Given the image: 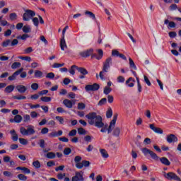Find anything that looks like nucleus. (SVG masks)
Returning <instances> with one entry per match:
<instances>
[{
  "label": "nucleus",
  "mask_w": 181,
  "mask_h": 181,
  "mask_svg": "<svg viewBox=\"0 0 181 181\" xmlns=\"http://www.w3.org/2000/svg\"><path fill=\"white\" fill-rule=\"evenodd\" d=\"M29 37H30V36L28 34L25 33L23 35L18 36L17 39H21V40H26V39Z\"/></svg>",
  "instance_id": "nucleus-33"
},
{
  "label": "nucleus",
  "mask_w": 181,
  "mask_h": 181,
  "mask_svg": "<svg viewBox=\"0 0 181 181\" xmlns=\"http://www.w3.org/2000/svg\"><path fill=\"white\" fill-rule=\"evenodd\" d=\"M77 71H78V73H80L83 76H86V74H88V71H87V69H86V68L78 67Z\"/></svg>",
  "instance_id": "nucleus-24"
},
{
  "label": "nucleus",
  "mask_w": 181,
  "mask_h": 181,
  "mask_svg": "<svg viewBox=\"0 0 181 181\" xmlns=\"http://www.w3.org/2000/svg\"><path fill=\"white\" fill-rule=\"evenodd\" d=\"M28 106L31 110H33L35 108H40V105L37 104V105H32V103H29Z\"/></svg>",
  "instance_id": "nucleus-50"
},
{
  "label": "nucleus",
  "mask_w": 181,
  "mask_h": 181,
  "mask_svg": "<svg viewBox=\"0 0 181 181\" xmlns=\"http://www.w3.org/2000/svg\"><path fill=\"white\" fill-rule=\"evenodd\" d=\"M14 122H16V124H21V122H22V116L21 115H16L14 117Z\"/></svg>",
  "instance_id": "nucleus-30"
},
{
  "label": "nucleus",
  "mask_w": 181,
  "mask_h": 181,
  "mask_svg": "<svg viewBox=\"0 0 181 181\" xmlns=\"http://www.w3.org/2000/svg\"><path fill=\"white\" fill-rule=\"evenodd\" d=\"M81 156H76L75 158H74V162L76 163V165H77V163H81Z\"/></svg>",
  "instance_id": "nucleus-49"
},
{
  "label": "nucleus",
  "mask_w": 181,
  "mask_h": 181,
  "mask_svg": "<svg viewBox=\"0 0 181 181\" xmlns=\"http://www.w3.org/2000/svg\"><path fill=\"white\" fill-rule=\"evenodd\" d=\"M20 132L22 135L25 136H29V135H35L36 131L35 130V127L33 125L27 126V129L22 127L20 128Z\"/></svg>",
  "instance_id": "nucleus-6"
},
{
  "label": "nucleus",
  "mask_w": 181,
  "mask_h": 181,
  "mask_svg": "<svg viewBox=\"0 0 181 181\" xmlns=\"http://www.w3.org/2000/svg\"><path fill=\"white\" fill-rule=\"evenodd\" d=\"M89 125H94L96 128H103L104 122H103V117L97 115V112H90L86 115Z\"/></svg>",
  "instance_id": "nucleus-1"
},
{
  "label": "nucleus",
  "mask_w": 181,
  "mask_h": 181,
  "mask_svg": "<svg viewBox=\"0 0 181 181\" xmlns=\"http://www.w3.org/2000/svg\"><path fill=\"white\" fill-rule=\"evenodd\" d=\"M76 135H77V130H76V129H72L69 133V136H76Z\"/></svg>",
  "instance_id": "nucleus-55"
},
{
  "label": "nucleus",
  "mask_w": 181,
  "mask_h": 181,
  "mask_svg": "<svg viewBox=\"0 0 181 181\" xmlns=\"http://www.w3.org/2000/svg\"><path fill=\"white\" fill-rule=\"evenodd\" d=\"M34 16H36V12L27 9L23 15V21H24V22H29Z\"/></svg>",
  "instance_id": "nucleus-7"
},
{
  "label": "nucleus",
  "mask_w": 181,
  "mask_h": 181,
  "mask_svg": "<svg viewBox=\"0 0 181 181\" xmlns=\"http://www.w3.org/2000/svg\"><path fill=\"white\" fill-rule=\"evenodd\" d=\"M16 170H22L23 173H24V175H29V173H30V170L26 167H17L16 168Z\"/></svg>",
  "instance_id": "nucleus-20"
},
{
  "label": "nucleus",
  "mask_w": 181,
  "mask_h": 181,
  "mask_svg": "<svg viewBox=\"0 0 181 181\" xmlns=\"http://www.w3.org/2000/svg\"><path fill=\"white\" fill-rule=\"evenodd\" d=\"M78 134L79 135H86V134H87V131H86V129H84V128L80 127L78 129Z\"/></svg>",
  "instance_id": "nucleus-35"
},
{
  "label": "nucleus",
  "mask_w": 181,
  "mask_h": 181,
  "mask_svg": "<svg viewBox=\"0 0 181 181\" xmlns=\"http://www.w3.org/2000/svg\"><path fill=\"white\" fill-rule=\"evenodd\" d=\"M18 177L19 180H23V181L28 180V177H26V175H25L23 174H19L18 175Z\"/></svg>",
  "instance_id": "nucleus-46"
},
{
  "label": "nucleus",
  "mask_w": 181,
  "mask_h": 181,
  "mask_svg": "<svg viewBox=\"0 0 181 181\" xmlns=\"http://www.w3.org/2000/svg\"><path fill=\"white\" fill-rule=\"evenodd\" d=\"M65 177H66V173H59L57 175V179H59V180H62Z\"/></svg>",
  "instance_id": "nucleus-57"
},
{
  "label": "nucleus",
  "mask_w": 181,
  "mask_h": 181,
  "mask_svg": "<svg viewBox=\"0 0 181 181\" xmlns=\"http://www.w3.org/2000/svg\"><path fill=\"white\" fill-rule=\"evenodd\" d=\"M13 100H26V96L21 95L13 96Z\"/></svg>",
  "instance_id": "nucleus-43"
},
{
  "label": "nucleus",
  "mask_w": 181,
  "mask_h": 181,
  "mask_svg": "<svg viewBox=\"0 0 181 181\" xmlns=\"http://www.w3.org/2000/svg\"><path fill=\"white\" fill-rule=\"evenodd\" d=\"M85 90L88 93L90 91H98L100 90V85L98 83H93L92 85H86Z\"/></svg>",
  "instance_id": "nucleus-11"
},
{
  "label": "nucleus",
  "mask_w": 181,
  "mask_h": 181,
  "mask_svg": "<svg viewBox=\"0 0 181 181\" xmlns=\"http://www.w3.org/2000/svg\"><path fill=\"white\" fill-rule=\"evenodd\" d=\"M112 56L113 57H119V59H122V60H125L127 62V57L124 54L119 53L118 50L117 49H112Z\"/></svg>",
  "instance_id": "nucleus-12"
},
{
  "label": "nucleus",
  "mask_w": 181,
  "mask_h": 181,
  "mask_svg": "<svg viewBox=\"0 0 181 181\" xmlns=\"http://www.w3.org/2000/svg\"><path fill=\"white\" fill-rule=\"evenodd\" d=\"M30 115L31 118H37V115H39L35 111H33L30 112Z\"/></svg>",
  "instance_id": "nucleus-63"
},
{
  "label": "nucleus",
  "mask_w": 181,
  "mask_h": 181,
  "mask_svg": "<svg viewBox=\"0 0 181 181\" xmlns=\"http://www.w3.org/2000/svg\"><path fill=\"white\" fill-rule=\"evenodd\" d=\"M85 15H88L89 18L93 19V21H97V18H95V14L91 11H85Z\"/></svg>",
  "instance_id": "nucleus-27"
},
{
  "label": "nucleus",
  "mask_w": 181,
  "mask_h": 181,
  "mask_svg": "<svg viewBox=\"0 0 181 181\" xmlns=\"http://www.w3.org/2000/svg\"><path fill=\"white\" fill-rule=\"evenodd\" d=\"M77 69H78V66H77L76 65H72L69 70L70 74L74 76V74H76V70H77Z\"/></svg>",
  "instance_id": "nucleus-28"
},
{
  "label": "nucleus",
  "mask_w": 181,
  "mask_h": 181,
  "mask_svg": "<svg viewBox=\"0 0 181 181\" xmlns=\"http://www.w3.org/2000/svg\"><path fill=\"white\" fill-rule=\"evenodd\" d=\"M31 19L33 21L34 26H36V28H37V26H39V18H37V17H35Z\"/></svg>",
  "instance_id": "nucleus-40"
},
{
  "label": "nucleus",
  "mask_w": 181,
  "mask_h": 181,
  "mask_svg": "<svg viewBox=\"0 0 181 181\" xmlns=\"http://www.w3.org/2000/svg\"><path fill=\"white\" fill-rule=\"evenodd\" d=\"M22 64L21 62H13L11 65V69H19Z\"/></svg>",
  "instance_id": "nucleus-34"
},
{
  "label": "nucleus",
  "mask_w": 181,
  "mask_h": 181,
  "mask_svg": "<svg viewBox=\"0 0 181 181\" xmlns=\"http://www.w3.org/2000/svg\"><path fill=\"white\" fill-rule=\"evenodd\" d=\"M71 153V148H65L64 149V155L69 156Z\"/></svg>",
  "instance_id": "nucleus-48"
},
{
  "label": "nucleus",
  "mask_w": 181,
  "mask_h": 181,
  "mask_svg": "<svg viewBox=\"0 0 181 181\" xmlns=\"http://www.w3.org/2000/svg\"><path fill=\"white\" fill-rule=\"evenodd\" d=\"M168 35L171 38L176 37V36H177V33H176L175 31L170 32Z\"/></svg>",
  "instance_id": "nucleus-62"
},
{
  "label": "nucleus",
  "mask_w": 181,
  "mask_h": 181,
  "mask_svg": "<svg viewBox=\"0 0 181 181\" xmlns=\"http://www.w3.org/2000/svg\"><path fill=\"white\" fill-rule=\"evenodd\" d=\"M55 119H57V121H59V124H61L62 125L64 124V119L62 117L56 116Z\"/></svg>",
  "instance_id": "nucleus-45"
},
{
  "label": "nucleus",
  "mask_w": 181,
  "mask_h": 181,
  "mask_svg": "<svg viewBox=\"0 0 181 181\" xmlns=\"http://www.w3.org/2000/svg\"><path fill=\"white\" fill-rule=\"evenodd\" d=\"M9 18L11 21H16L18 19V15L16 13H11L9 15Z\"/></svg>",
  "instance_id": "nucleus-36"
},
{
  "label": "nucleus",
  "mask_w": 181,
  "mask_h": 181,
  "mask_svg": "<svg viewBox=\"0 0 181 181\" xmlns=\"http://www.w3.org/2000/svg\"><path fill=\"white\" fill-rule=\"evenodd\" d=\"M14 90L15 86L13 85H9L5 88L4 93L7 94H11V93H12V91H13Z\"/></svg>",
  "instance_id": "nucleus-23"
},
{
  "label": "nucleus",
  "mask_w": 181,
  "mask_h": 181,
  "mask_svg": "<svg viewBox=\"0 0 181 181\" xmlns=\"http://www.w3.org/2000/svg\"><path fill=\"white\" fill-rule=\"evenodd\" d=\"M40 100L43 103H50V101H52V98L47 96H42L40 98Z\"/></svg>",
  "instance_id": "nucleus-32"
},
{
  "label": "nucleus",
  "mask_w": 181,
  "mask_h": 181,
  "mask_svg": "<svg viewBox=\"0 0 181 181\" xmlns=\"http://www.w3.org/2000/svg\"><path fill=\"white\" fill-rule=\"evenodd\" d=\"M63 104L64 105H65V107H66V108H73V106L74 105V104H76V103L74 102V100H70L69 99H65L63 100Z\"/></svg>",
  "instance_id": "nucleus-16"
},
{
  "label": "nucleus",
  "mask_w": 181,
  "mask_h": 181,
  "mask_svg": "<svg viewBox=\"0 0 181 181\" xmlns=\"http://www.w3.org/2000/svg\"><path fill=\"white\" fill-rule=\"evenodd\" d=\"M90 163L88 160H82L81 163H77L75 165L77 169H81L82 168H88L90 166Z\"/></svg>",
  "instance_id": "nucleus-13"
},
{
  "label": "nucleus",
  "mask_w": 181,
  "mask_h": 181,
  "mask_svg": "<svg viewBox=\"0 0 181 181\" xmlns=\"http://www.w3.org/2000/svg\"><path fill=\"white\" fill-rule=\"evenodd\" d=\"M129 64L130 69H132L133 70H136V65H135V62H134V60L131 57H129Z\"/></svg>",
  "instance_id": "nucleus-25"
},
{
  "label": "nucleus",
  "mask_w": 181,
  "mask_h": 181,
  "mask_svg": "<svg viewBox=\"0 0 181 181\" xmlns=\"http://www.w3.org/2000/svg\"><path fill=\"white\" fill-rule=\"evenodd\" d=\"M111 66H112V58L109 57L103 62V70L99 74L101 80H104V73H108V70H110Z\"/></svg>",
  "instance_id": "nucleus-5"
},
{
  "label": "nucleus",
  "mask_w": 181,
  "mask_h": 181,
  "mask_svg": "<svg viewBox=\"0 0 181 181\" xmlns=\"http://www.w3.org/2000/svg\"><path fill=\"white\" fill-rule=\"evenodd\" d=\"M67 29H69L68 25H66L62 30V37L60 40V47L62 50H64V47L67 49V44H66V40H64V35H66Z\"/></svg>",
  "instance_id": "nucleus-9"
},
{
  "label": "nucleus",
  "mask_w": 181,
  "mask_h": 181,
  "mask_svg": "<svg viewBox=\"0 0 181 181\" xmlns=\"http://www.w3.org/2000/svg\"><path fill=\"white\" fill-rule=\"evenodd\" d=\"M141 152L144 153V156H147L149 155L151 158L153 159V160H160V162L165 165V166H170V161L166 157H162L159 158V156L155 152L152 151L151 150L143 148H141Z\"/></svg>",
  "instance_id": "nucleus-2"
},
{
  "label": "nucleus",
  "mask_w": 181,
  "mask_h": 181,
  "mask_svg": "<svg viewBox=\"0 0 181 181\" xmlns=\"http://www.w3.org/2000/svg\"><path fill=\"white\" fill-rule=\"evenodd\" d=\"M167 142L172 144L173 142H177V137L175 134H170L167 136Z\"/></svg>",
  "instance_id": "nucleus-17"
},
{
  "label": "nucleus",
  "mask_w": 181,
  "mask_h": 181,
  "mask_svg": "<svg viewBox=\"0 0 181 181\" xmlns=\"http://www.w3.org/2000/svg\"><path fill=\"white\" fill-rule=\"evenodd\" d=\"M117 83H124L125 81V78L122 76H119L117 77Z\"/></svg>",
  "instance_id": "nucleus-59"
},
{
  "label": "nucleus",
  "mask_w": 181,
  "mask_h": 181,
  "mask_svg": "<svg viewBox=\"0 0 181 181\" xmlns=\"http://www.w3.org/2000/svg\"><path fill=\"white\" fill-rule=\"evenodd\" d=\"M164 25H168V28H176V23L173 21H169V19L164 20Z\"/></svg>",
  "instance_id": "nucleus-22"
},
{
  "label": "nucleus",
  "mask_w": 181,
  "mask_h": 181,
  "mask_svg": "<svg viewBox=\"0 0 181 181\" xmlns=\"http://www.w3.org/2000/svg\"><path fill=\"white\" fill-rule=\"evenodd\" d=\"M149 127L156 134H163V130L159 127H156L155 124H151Z\"/></svg>",
  "instance_id": "nucleus-18"
},
{
  "label": "nucleus",
  "mask_w": 181,
  "mask_h": 181,
  "mask_svg": "<svg viewBox=\"0 0 181 181\" xmlns=\"http://www.w3.org/2000/svg\"><path fill=\"white\" fill-rule=\"evenodd\" d=\"M10 134L11 135V139L13 141V142H16L18 139V134H16V131L15 129H12L10 131Z\"/></svg>",
  "instance_id": "nucleus-21"
},
{
  "label": "nucleus",
  "mask_w": 181,
  "mask_h": 181,
  "mask_svg": "<svg viewBox=\"0 0 181 181\" xmlns=\"http://www.w3.org/2000/svg\"><path fill=\"white\" fill-rule=\"evenodd\" d=\"M100 152L103 158H105V159H107V158H108V156H109L108 153L107 152V151L105 149L100 148Z\"/></svg>",
  "instance_id": "nucleus-31"
},
{
  "label": "nucleus",
  "mask_w": 181,
  "mask_h": 181,
  "mask_svg": "<svg viewBox=\"0 0 181 181\" xmlns=\"http://www.w3.org/2000/svg\"><path fill=\"white\" fill-rule=\"evenodd\" d=\"M72 181H84V177H83V173L80 172L75 173V175L72 177Z\"/></svg>",
  "instance_id": "nucleus-15"
},
{
  "label": "nucleus",
  "mask_w": 181,
  "mask_h": 181,
  "mask_svg": "<svg viewBox=\"0 0 181 181\" xmlns=\"http://www.w3.org/2000/svg\"><path fill=\"white\" fill-rule=\"evenodd\" d=\"M22 71H23V68L18 69V71L14 72L12 74V76H8V80L9 81H13L16 80V77H18V76H19V74H21V73H22Z\"/></svg>",
  "instance_id": "nucleus-14"
},
{
  "label": "nucleus",
  "mask_w": 181,
  "mask_h": 181,
  "mask_svg": "<svg viewBox=\"0 0 181 181\" xmlns=\"http://www.w3.org/2000/svg\"><path fill=\"white\" fill-rule=\"evenodd\" d=\"M32 90H34L35 91L39 88V84L34 83L31 85Z\"/></svg>",
  "instance_id": "nucleus-58"
},
{
  "label": "nucleus",
  "mask_w": 181,
  "mask_h": 181,
  "mask_svg": "<svg viewBox=\"0 0 181 181\" xmlns=\"http://www.w3.org/2000/svg\"><path fill=\"white\" fill-rule=\"evenodd\" d=\"M33 166L35 169H40V162L39 160L33 161Z\"/></svg>",
  "instance_id": "nucleus-39"
},
{
  "label": "nucleus",
  "mask_w": 181,
  "mask_h": 181,
  "mask_svg": "<svg viewBox=\"0 0 181 181\" xmlns=\"http://www.w3.org/2000/svg\"><path fill=\"white\" fill-rule=\"evenodd\" d=\"M23 32L24 33H30L32 32V28L29 25H25L23 27Z\"/></svg>",
  "instance_id": "nucleus-26"
},
{
  "label": "nucleus",
  "mask_w": 181,
  "mask_h": 181,
  "mask_svg": "<svg viewBox=\"0 0 181 181\" xmlns=\"http://www.w3.org/2000/svg\"><path fill=\"white\" fill-rule=\"evenodd\" d=\"M93 53H94V49H89L86 51L80 52L79 54L81 57H88L89 56H91L92 59L95 57L96 60H101L103 59V56H104V52H103V49H98V55Z\"/></svg>",
  "instance_id": "nucleus-3"
},
{
  "label": "nucleus",
  "mask_w": 181,
  "mask_h": 181,
  "mask_svg": "<svg viewBox=\"0 0 181 181\" xmlns=\"http://www.w3.org/2000/svg\"><path fill=\"white\" fill-rule=\"evenodd\" d=\"M121 134V129L119 127H116L113 130V135L114 136H119V134Z\"/></svg>",
  "instance_id": "nucleus-29"
},
{
  "label": "nucleus",
  "mask_w": 181,
  "mask_h": 181,
  "mask_svg": "<svg viewBox=\"0 0 181 181\" xmlns=\"http://www.w3.org/2000/svg\"><path fill=\"white\" fill-rule=\"evenodd\" d=\"M18 30H21V29H23V23H18L16 26Z\"/></svg>",
  "instance_id": "nucleus-61"
},
{
  "label": "nucleus",
  "mask_w": 181,
  "mask_h": 181,
  "mask_svg": "<svg viewBox=\"0 0 181 181\" xmlns=\"http://www.w3.org/2000/svg\"><path fill=\"white\" fill-rule=\"evenodd\" d=\"M18 43H19L18 39H13V40L7 39L1 43V46L2 47H8V46L13 47L14 46H16Z\"/></svg>",
  "instance_id": "nucleus-8"
},
{
  "label": "nucleus",
  "mask_w": 181,
  "mask_h": 181,
  "mask_svg": "<svg viewBox=\"0 0 181 181\" xmlns=\"http://www.w3.org/2000/svg\"><path fill=\"white\" fill-rule=\"evenodd\" d=\"M16 90L21 94H24V93H26V90H28V88H26V86L23 85H18L16 86Z\"/></svg>",
  "instance_id": "nucleus-19"
},
{
  "label": "nucleus",
  "mask_w": 181,
  "mask_h": 181,
  "mask_svg": "<svg viewBox=\"0 0 181 181\" xmlns=\"http://www.w3.org/2000/svg\"><path fill=\"white\" fill-rule=\"evenodd\" d=\"M40 40H41V42H43V43H45V45H48L49 42H47V40H46V37H45V36L41 35L40 37Z\"/></svg>",
  "instance_id": "nucleus-56"
},
{
  "label": "nucleus",
  "mask_w": 181,
  "mask_h": 181,
  "mask_svg": "<svg viewBox=\"0 0 181 181\" xmlns=\"http://www.w3.org/2000/svg\"><path fill=\"white\" fill-rule=\"evenodd\" d=\"M118 118V114H115L113 116L112 120L110 122V125L108 126L107 124H104V126L100 129V132L105 133L107 132V134H111L112 132V128L115 127V124L117 123V119Z\"/></svg>",
  "instance_id": "nucleus-4"
},
{
  "label": "nucleus",
  "mask_w": 181,
  "mask_h": 181,
  "mask_svg": "<svg viewBox=\"0 0 181 181\" xmlns=\"http://www.w3.org/2000/svg\"><path fill=\"white\" fill-rule=\"evenodd\" d=\"M46 78L53 79L54 78V73L49 72L46 75Z\"/></svg>",
  "instance_id": "nucleus-53"
},
{
  "label": "nucleus",
  "mask_w": 181,
  "mask_h": 181,
  "mask_svg": "<svg viewBox=\"0 0 181 181\" xmlns=\"http://www.w3.org/2000/svg\"><path fill=\"white\" fill-rule=\"evenodd\" d=\"M86 108V104L83 103H78V110H84Z\"/></svg>",
  "instance_id": "nucleus-51"
},
{
  "label": "nucleus",
  "mask_w": 181,
  "mask_h": 181,
  "mask_svg": "<svg viewBox=\"0 0 181 181\" xmlns=\"http://www.w3.org/2000/svg\"><path fill=\"white\" fill-rule=\"evenodd\" d=\"M45 144H46V142L45 141V140L40 139L38 144L40 145V147H41L42 149H44Z\"/></svg>",
  "instance_id": "nucleus-60"
},
{
  "label": "nucleus",
  "mask_w": 181,
  "mask_h": 181,
  "mask_svg": "<svg viewBox=\"0 0 181 181\" xmlns=\"http://www.w3.org/2000/svg\"><path fill=\"white\" fill-rule=\"evenodd\" d=\"M112 117V109L110 107L107 111L106 112V117L107 118H111Z\"/></svg>",
  "instance_id": "nucleus-42"
},
{
  "label": "nucleus",
  "mask_w": 181,
  "mask_h": 181,
  "mask_svg": "<svg viewBox=\"0 0 181 181\" xmlns=\"http://www.w3.org/2000/svg\"><path fill=\"white\" fill-rule=\"evenodd\" d=\"M28 121H30V116L29 115H24L23 122H28Z\"/></svg>",
  "instance_id": "nucleus-54"
},
{
  "label": "nucleus",
  "mask_w": 181,
  "mask_h": 181,
  "mask_svg": "<svg viewBox=\"0 0 181 181\" xmlns=\"http://www.w3.org/2000/svg\"><path fill=\"white\" fill-rule=\"evenodd\" d=\"M163 173L164 177H165V179H168V180H180V177H179L177 175L175 174V173L170 172L166 173L165 172H164Z\"/></svg>",
  "instance_id": "nucleus-10"
},
{
  "label": "nucleus",
  "mask_w": 181,
  "mask_h": 181,
  "mask_svg": "<svg viewBox=\"0 0 181 181\" xmlns=\"http://www.w3.org/2000/svg\"><path fill=\"white\" fill-rule=\"evenodd\" d=\"M47 158L48 159H54V158H56V153L53 152H49L47 153Z\"/></svg>",
  "instance_id": "nucleus-37"
},
{
  "label": "nucleus",
  "mask_w": 181,
  "mask_h": 181,
  "mask_svg": "<svg viewBox=\"0 0 181 181\" xmlns=\"http://www.w3.org/2000/svg\"><path fill=\"white\" fill-rule=\"evenodd\" d=\"M35 77H36L37 78L43 77V72H42L41 71H39V70H36L35 71Z\"/></svg>",
  "instance_id": "nucleus-38"
},
{
  "label": "nucleus",
  "mask_w": 181,
  "mask_h": 181,
  "mask_svg": "<svg viewBox=\"0 0 181 181\" xmlns=\"http://www.w3.org/2000/svg\"><path fill=\"white\" fill-rule=\"evenodd\" d=\"M64 66V63L59 64V63H54L52 65L53 69H59L60 67H63Z\"/></svg>",
  "instance_id": "nucleus-47"
},
{
  "label": "nucleus",
  "mask_w": 181,
  "mask_h": 181,
  "mask_svg": "<svg viewBox=\"0 0 181 181\" xmlns=\"http://www.w3.org/2000/svg\"><path fill=\"white\" fill-rule=\"evenodd\" d=\"M19 142L21 144V145H28V140L23 139V138H20Z\"/></svg>",
  "instance_id": "nucleus-52"
},
{
  "label": "nucleus",
  "mask_w": 181,
  "mask_h": 181,
  "mask_svg": "<svg viewBox=\"0 0 181 181\" xmlns=\"http://www.w3.org/2000/svg\"><path fill=\"white\" fill-rule=\"evenodd\" d=\"M112 90V89H111V88H109L108 86H105L103 90V93L106 95H108V94H110V93H111Z\"/></svg>",
  "instance_id": "nucleus-41"
},
{
  "label": "nucleus",
  "mask_w": 181,
  "mask_h": 181,
  "mask_svg": "<svg viewBox=\"0 0 181 181\" xmlns=\"http://www.w3.org/2000/svg\"><path fill=\"white\" fill-rule=\"evenodd\" d=\"M105 104H107V98H103L98 102V105L101 106Z\"/></svg>",
  "instance_id": "nucleus-44"
},
{
  "label": "nucleus",
  "mask_w": 181,
  "mask_h": 181,
  "mask_svg": "<svg viewBox=\"0 0 181 181\" xmlns=\"http://www.w3.org/2000/svg\"><path fill=\"white\" fill-rule=\"evenodd\" d=\"M84 141L86 142H91V136H90V135L85 136Z\"/></svg>",
  "instance_id": "nucleus-64"
}]
</instances>
